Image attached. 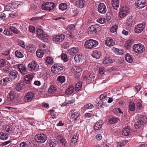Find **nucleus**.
<instances>
[{
	"label": "nucleus",
	"instance_id": "nucleus-1",
	"mask_svg": "<svg viewBox=\"0 0 147 147\" xmlns=\"http://www.w3.org/2000/svg\"><path fill=\"white\" fill-rule=\"evenodd\" d=\"M98 44V42L93 39H89L87 40L84 44L85 48L92 49L96 47Z\"/></svg>",
	"mask_w": 147,
	"mask_h": 147
},
{
	"label": "nucleus",
	"instance_id": "nucleus-2",
	"mask_svg": "<svg viewBox=\"0 0 147 147\" xmlns=\"http://www.w3.org/2000/svg\"><path fill=\"white\" fill-rule=\"evenodd\" d=\"M55 7V4L53 2H44L41 7L42 10L50 11L52 10Z\"/></svg>",
	"mask_w": 147,
	"mask_h": 147
},
{
	"label": "nucleus",
	"instance_id": "nucleus-3",
	"mask_svg": "<svg viewBox=\"0 0 147 147\" xmlns=\"http://www.w3.org/2000/svg\"><path fill=\"white\" fill-rule=\"evenodd\" d=\"M47 138L46 136L44 134H38L35 135L34 139L36 142L42 144L45 142Z\"/></svg>",
	"mask_w": 147,
	"mask_h": 147
},
{
	"label": "nucleus",
	"instance_id": "nucleus-4",
	"mask_svg": "<svg viewBox=\"0 0 147 147\" xmlns=\"http://www.w3.org/2000/svg\"><path fill=\"white\" fill-rule=\"evenodd\" d=\"M70 113H71L70 117V121L74 122L77 120L80 119L79 116L80 113L79 111H76L75 110L72 109L70 112Z\"/></svg>",
	"mask_w": 147,
	"mask_h": 147
},
{
	"label": "nucleus",
	"instance_id": "nucleus-5",
	"mask_svg": "<svg viewBox=\"0 0 147 147\" xmlns=\"http://www.w3.org/2000/svg\"><path fill=\"white\" fill-rule=\"evenodd\" d=\"M134 50L136 53L141 54L145 50V48L144 45L141 44H135L133 46Z\"/></svg>",
	"mask_w": 147,
	"mask_h": 147
},
{
	"label": "nucleus",
	"instance_id": "nucleus-6",
	"mask_svg": "<svg viewBox=\"0 0 147 147\" xmlns=\"http://www.w3.org/2000/svg\"><path fill=\"white\" fill-rule=\"evenodd\" d=\"M35 98V95L33 92H28L24 96L23 100L25 102H31Z\"/></svg>",
	"mask_w": 147,
	"mask_h": 147
},
{
	"label": "nucleus",
	"instance_id": "nucleus-7",
	"mask_svg": "<svg viewBox=\"0 0 147 147\" xmlns=\"http://www.w3.org/2000/svg\"><path fill=\"white\" fill-rule=\"evenodd\" d=\"M146 120V118L145 117H141L135 123V127L136 129H139L142 126L144 125L145 124Z\"/></svg>",
	"mask_w": 147,
	"mask_h": 147
},
{
	"label": "nucleus",
	"instance_id": "nucleus-8",
	"mask_svg": "<svg viewBox=\"0 0 147 147\" xmlns=\"http://www.w3.org/2000/svg\"><path fill=\"white\" fill-rule=\"evenodd\" d=\"M129 12V8L126 6H123L120 9L119 16L122 18L126 16Z\"/></svg>",
	"mask_w": 147,
	"mask_h": 147
},
{
	"label": "nucleus",
	"instance_id": "nucleus-9",
	"mask_svg": "<svg viewBox=\"0 0 147 147\" xmlns=\"http://www.w3.org/2000/svg\"><path fill=\"white\" fill-rule=\"evenodd\" d=\"M63 67L60 64H55L51 68L52 71L55 74L61 72L63 70Z\"/></svg>",
	"mask_w": 147,
	"mask_h": 147
},
{
	"label": "nucleus",
	"instance_id": "nucleus-10",
	"mask_svg": "<svg viewBox=\"0 0 147 147\" xmlns=\"http://www.w3.org/2000/svg\"><path fill=\"white\" fill-rule=\"evenodd\" d=\"M146 25V24L144 22L138 24L135 27V32L138 34L141 33L144 29Z\"/></svg>",
	"mask_w": 147,
	"mask_h": 147
},
{
	"label": "nucleus",
	"instance_id": "nucleus-11",
	"mask_svg": "<svg viewBox=\"0 0 147 147\" xmlns=\"http://www.w3.org/2000/svg\"><path fill=\"white\" fill-rule=\"evenodd\" d=\"M15 96L14 91L13 90L11 91L7 96V98L6 101L9 102V104L12 103L14 102Z\"/></svg>",
	"mask_w": 147,
	"mask_h": 147
},
{
	"label": "nucleus",
	"instance_id": "nucleus-12",
	"mask_svg": "<svg viewBox=\"0 0 147 147\" xmlns=\"http://www.w3.org/2000/svg\"><path fill=\"white\" fill-rule=\"evenodd\" d=\"M97 26L96 25H92L88 29V31L89 34H93L94 35H97L98 34L97 32Z\"/></svg>",
	"mask_w": 147,
	"mask_h": 147
},
{
	"label": "nucleus",
	"instance_id": "nucleus-13",
	"mask_svg": "<svg viewBox=\"0 0 147 147\" xmlns=\"http://www.w3.org/2000/svg\"><path fill=\"white\" fill-rule=\"evenodd\" d=\"M37 66V64L36 61H32L28 64V69L29 71H36L38 70Z\"/></svg>",
	"mask_w": 147,
	"mask_h": 147
},
{
	"label": "nucleus",
	"instance_id": "nucleus-14",
	"mask_svg": "<svg viewBox=\"0 0 147 147\" xmlns=\"http://www.w3.org/2000/svg\"><path fill=\"white\" fill-rule=\"evenodd\" d=\"M146 0H138L136 1L135 5L138 8L142 9L146 6Z\"/></svg>",
	"mask_w": 147,
	"mask_h": 147
},
{
	"label": "nucleus",
	"instance_id": "nucleus-15",
	"mask_svg": "<svg viewBox=\"0 0 147 147\" xmlns=\"http://www.w3.org/2000/svg\"><path fill=\"white\" fill-rule=\"evenodd\" d=\"M17 67L19 68L20 72L23 74H26L28 72V69L23 64H20L17 65Z\"/></svg>",
	"mask_w": 147,
	"mask_h": 147
},
{
	"label": "nucleus",
	"instance_id": "nucleus-16",
	"mask_svg": "<svg viewBox=\"0 0 147 147\" xmlns=\"http://www.w3.org/2000/svg\"><path fill=\"white\" fill-rule=\"evenodd\" d=\"M98 10L101 13H105L107 11L105 5L104 4L101 3L99 4L98 7Z\"/></svg>",
	"mask_w": 147,
	"mask_h": 147
},
{
	"label": "nucleus",
	"instance_id": "nucleus-17",
	"mask_svg": "<svg viewBox=\"0 0 147 147\" xmlns=\"http://www.w3.org/2000/svg\"><path fill=\"white\" fill-rule=\"evenodd\" d=\"M65 36L64 35L61 34L54 36L53 38V41L56 42H61L65 38Z\"/></svg>",
	"mask_w": 147,
	"mask_h": 147
},
{
	"label": "nucleus",
	"instance_id": "nucleus-18",
	"mask_svg": "<svg viewBox=\"0 0 147 147\" xmlns=\"http://www.w3.org/2000/svg\"><path fill=\"white\" fill-rule=\"evenodd\" d=\"M95 74L93 72L89 73L86 76H85L84 79H86L87 82L88 83L91 82L95 77Z\"/></svg>",
	"mask_w": 147,
	"mask_h": 147
},
{
	"label": "nucleus",
	"instance_id": "nucleus-19",
	"mask_svg": "<svg viewBox=\"0 0 147 147\" xmlns=\"http://www.w3.org/2000/svg\"><path fill=\"white\" fill-rule=\"evenodd\" d=\"M75 4L77 7L82 8L85 6L86 2L84 0H78L76 2Z\"/></svg>",
	"mask_w": 147,
	"mask_h": 147
},
{
	"label": "nucleus",
	"instance_id": "nucleus-20",
	"mask_svg": "<svg viewBox=\"0 0 147 147\" xmlns=\"http://www.w3.org/2000/svg\"><path fill=\"white\" fill-rule=\"evenodd\" d=\"M10 79L9 77H7L3 78L0 81V84L2 86H5L10 81Z\"/></svg>",
	"mask_w": 147,
	"mask_h": 147
},
{
	"label": "nucleus",
	"instance_id": "nucleus-21",
	"mask_svg": "<svg viewBox=\"0 0 147 147\" xmlns=\"http://www.w3.org/2000/svg\"><path fill=\"white\" fill-rule=\"evenodd\" d=\"M9 74L10 80L11 79L14 80L17 77L18 73L16 71L13 70L10 71L9 73Z\"/></svg>",
	"mask_w": 147,
	"mask_h": 147
},
{
	"label": "nucleus",
	"instance_id": "nucleus-22",
	"mask_svg": "<svg viewBox=\"0 0 147 147\" xmlns=\"http://www.w3.org/2000/svg\"><path fill=\"white\" fill-rule=\"evenodd\" d=\"M79 50L78 47H72L69 49L68 53L71 55L76 54L78 52Z\"/></svg>",
	"mask_w": 147,
	"mask_h": 147
},
{
	"label": "nucleus",
	"instance_id": "nucleus-23",
	"mask_svg": "<svg viewBox=\"0 0 147 147\" xmlns=\"http://www.w3.org/2000/svg\"><path fill=\"white\" fill-rule=\"evenodd\" d=\"M130 128L128 126H126L123 129L122 134L125 136H129L130 133Z\"/></svg>",
	"mask_w": 147,
	"mask_h": 147
},
{
	"label": "nucleus",
	"instance_id": "nucleus-24",
	"mask_svg": "<svg viewBox=\"0 0 147 147\" xmlns=\"http://www.w3.org/2000/svg\"><path fill=\"white\" fill-rule=\"evenodd\" d=\"M74 86L70 85L66 90L65 93L66 94L70 95L74 92Z\"/></svg>",
	"mask_w": 147,
	"mask_h": 147
},
{
	"label": "nucleus",
	"instance_id": "nucleus-25",
	"mask_svg": "<svg viewBox=\"0 0 147 147\" xmlns=\"http://www.w3.org/2000/svg\"><path fill=\"white\" fill-rule=\"evenodd\" d=\"M105 44L109 46H112L115 45V41L111 38H108L105 40Z\"/></svg>",
	"mask_w": 147,
	"mask_h": 147
},
{
	"label": "nucleus",
	"instance_id": "nucleus-26",
	"mask_svg": "<svg viewBox=\"0 0 147 147\" xmlns=\"http://www.w3.org/2000/svg\"><path fill=\"white\" fill-rule=\"evenodd\" d=\"M25 78V81L26 84H30L31 83L32 80L33 79L32 76L30 75H27L26 76Z\"/></svg>",
	"mask_w": 147,
	"mask_h": 147
},
{
	"label": "nucleus",
	"instance_id": "nucleus-27",
	"mask_svg": "<svg viewBox=\"0 0 147 147\" xmlns=\"http://www.w3.org/2000/svg\"><path fill=\"white\" fill-rule=\"evenodd\" d=\"M106 102H104L103 100L100 99L98 102L97 107L98 108H101L102 106H104L105 107H107V105L106 104Z\"/></svg>",
	"mask_w": 147,
	"mask_h": 147
},
{
	"label": "nucleus",
	"instance_id": "nucleus-28",
	"mask_svg": "<svg viewBox=\"0 0 147 147\" xmlns=\"http://www.w3.org/2000/svg\"><path fill=\"white\" fill-rule=\"evenodd\" d=\"M9 14L7 13L6 11H4L0 15V18L3 20H5L9 17Z\"/></svg>",
	"mask_w": 147,
	"mask_h": 147
},
{
	"label": "nucleus",
	"instance_id": "nucleus-29",
	"mask_svg": "<svg viewBox=\"0 0 147 147\" xmlns=\"http://www.w3.org/2000/svg\"><path fill=\"white\" fill-rule=\"evenodd\" d=\"M119 1L118 0H113L112 3V6L114 9L117 10L119 7Z\"/></svg>",
	"mask_w": 147,
	"mask_h": 147
},
{
	"label": "nucleus",
	"instance_id": "nucleus-30",
	"mask_svg": "<svg viewBox=\"0 0 147 147\" xmlns=\"http://www.w3.org/2000/svg\"><path fill=\"white\" fill-rule=\"evenodd\" d=\"M101 55V53L100 52L97 51H95L93 52L92 54V56L93 57L96 59H98L100 57Z\"/></svg>",
	"mask_w": 147,
	"mask_h": 147
},
{
	"label": "nucleus",
	"instance_id": "nucleus-31",
	"mask_svg": "<svg viewBox=\"0 0 147 147\" xmlns=\"http://www.w3.org/2000/svg\"><path fill=\"white\" fill-rule=\"evenodd\" d=\"M59 9L61 11L65 10L67 8V5L66 3H62L59 5Z\"/></svg>",
	"mask_w": 147,
	"mask_h": 147
},
{
	"label": "nucleus",
	"instance_id": "nucleus-32",
	"mask_svg": "<svg viewBox=\"0 0 147 147\" xmlns=\"http://www.w3.org/2000/svg\"><path fill=\"white\" fill-rule=\"evenodd\" d=\"M49 143L50 147H55L57 142L55 140L53 139L49 140Z\"/></svg>",
	"mask_w": 147,
	"mask_h": 147
},
{
	"label": "nucleus",
	"instance_id": "nucleus-33",
	"mask_svg": "<svg viewBox=\"0 0 147 147\" xmlns=\"http://www.w3.org/2000/svg\"><path fill=\"white\" fill-rule=\"evenodd\" d=\"M57 90V88L54 85L50 86L48 89V92L50 94H53Z\"/></svg>",
	"mask_w": 147,
	"mask_h": 147
},
{
	"label": "nucleus",
	"instance_id": "nucleus-34",
	"mask_svg": "<svg viewBox=\"0 0 147 147\" xmlns=\"http://www.w3.org/2000/svg\"><path fill=\"white\" fill-rule=\"evenodd\" d=\"M45 52L41 49H38L36 51V53L38 57L39 58L42 57L44 55Z\"/></svg>",
	"mask_w": 147,
	"mask_h": 147
},
{
	"label": "nucleus",
	"instance_id": "nucleus-35",
	"mask_svg": "<svg viewBox=\"0 0 147 147\" xmlns=\"http://www.w3.org/2000/svg\"><path fill=\"white\" fill-rule=\"evenodd\" d=\"M15 55L18 58L23 57L24 55L19 50L16 51L15 53Z\"/></svg>",
	"mask_w": 147,
	"mask_h": 147
},
{
	"label": "nucleus",
	"instance_id": "nucleus-36",
	"mask_svg": "<svg viewBox=\"0 0 147 147\" xmlns=\"http://www.w3.org/2000/svg\"><path fill=\"white\" fill-rule=\"evenodd\" d=\"M46 62L48 64L52 65L53 64V58L51 57H47L46 58Z\"/></svg>",
	"mask_w": 147,
	"mask_h": 147
},
{
	"label": "nucleus",
	"instance_id": "nucleus-37",
	"mask_svg": "<svg viewBox=\"0 0 147 147\" xmlns=\"http://www.w3.org/2000/svg\"><path fill=\"white\" fill-rule=\"evenodd\" d=\"M125 59L129 63H131L133 62V59L129 53H127L126 54Z\"/></svg>",
	"mask_w": 147,
	"mask_h": 147
},
{
	"label": "nucleus",
	"instance_id": "nucleus-38",
	"mask_svg": "<svg viewBox=\"0 0 147 147\" xmlns=\"http://www.w3.org/2000/svg\"><path fill=\"white\" fill-rule=\"evenodd\" d=\"M102 126V123L100 122H98L96 123L95 124L94 127V128L95 130H98Z\"/></svg>",
	"mask_w": 147,
	"mask_h": 147
},
{
	"label": "nucleus",
	"instance_id": "nucleus-39",
	"mask_svg": "<svg viewBox=\"0 0 147 147\" xmlns=\"http://www.w3.org/2000/svg\"><path fill=\"white\" fill-rule=\"evenodd\" d=\"M73 69L74 72L76 74L82 71V69L79 66H74L73 67Z\"/></svg>",
	"mask_w": 147,
	"mask_h": 147
},
{
	"label": "nucleus",
	"instance_id": "nucleus-40",
	"mask_svg": "<svg viewBox=\"0 0 147 147\" xmlns=\"http://www.w3.org/2000/svg\"><path fill=\"white\" fill-rule=\"evenodd\" d=\"M26 47L27 50L30 52H32L33 51H34L36 49L34 46L33 45H28Z\"/></svg>",
	"mask_w": 147,
	"mask_h": 147
},
{
	"label": "nucleus",
	"instance_id": "nucleus-41",
	"mask_svg": "<svg viewBox=\"0 0 147 147\" xmlns=\"http://www.w3.org/2000/svg\"><path fill=\"white\" fill-rule=\"evenodd\" d=\"M5 9L6 11H10L14 9L11 3H9L5 6Z\"/></svg>",
	"mask_w": 147,
	"mask_h": 147
},
{
	"label": "nucleus",
	"instance_id": "nucleus-42",
	"mask_svg": "<svg viewBox=\"0 0 147 147\" xmlns=\"http://www.w3.org/2000/svg\"><path fill=\"white\" fill-rule=\"evenodd\" d=\"M8 137L7 134H5L3 132H0V139L3 140H6Z\"/></svg>",
	"mask_w": 147,
	"mask_h": 147
},
{
	"label": "nucleus",
	"instance_id": "nucleus-43",
	"mask_svg": "<svg viewBox=\"0 0 147 147\" xmlns=\"http://www.w3.org/2000/svg\"><path fill=\"white\" fill-rule=\"evenodd\" d=\"M133 41V40H127L126 41L125 45V47L127 49H128L130 48L132 45V42Z\"/></svg>",
	"mask_w": 147,
	"mask_h": 147
},
{
	"label": "nucleus",
	"instance_id": "nucleus-44",
	"mask_svg": "<svg viewBox=\"0 0 147 147\" xmlns=\"http://www.w3.org/2000/svg\"><path fill=\"white\" fill-rule=\"evenodd\" d=\"M24 84L22 82H20L16 85V89L17 91L21 90L23 87V86Z\"/></svg>",
	"mask_w": 147,
	"mask_h": 147
},
{
	"label": "nucleus",
	"instance_id": "nucleus-45",
	"mask_svg": "<svg viewBox=\"0 0 147 147\" xmlns=\"http://www.w3.org/2000/svg\"><path fill=\"white\" fill-rule=\"evenodd\" d=\"M128 22L131 25H134L135 24V20L132 17L130 16L127 19Z\"/></svg>",
	"mask_w": 147,
	"mask_h": 147
},
{
	"label": "nucleus",
	"instance_id": "nucleus-46",
	"mask_svg": "<svg viewBox=\"0 0 147 147\" xmlns=\"http://www.w3.org/2000/svg\"><path fill=\"white\" fill-rule=\"evenodd\" d=\"M129 110L131 111H133L135 109L136 107L135 104L133 102H130L129 103Z\"/></svg>",
	"mask_w": 147,
	"mask_h": 147
},
{
	"label": "nucleus",
	"instance_id": "nucleus-47",
	"mask_svg": "<svg viewBox=\"0 0 147 147\" xmlns=\"http://www.w3.org/2000/svg\"><path fill=\"white\" fill-rule=\"evenodd\" d=\"M9 29L11 32H12L13 33L16 34H18L20 32V31L19 30H18L13 26H10L9 28Z\"/></svg>",
	"mask_w": 147,
	"mask_h": 147
},
{
	"label": "nucleus",
	"instance_id": "nucleus-48",
	"mask_svg": "<svg viewBox=\"0 0 147 147\" xmlns=\"http://www.w3.org/2000/svg\"><path fill=\"white\" fill-rule=\"evenodd\" d=\"M65 80V77L64 76H59L57 78V81L61 83H63L64 82Z\"/></svg>",
	"mask_w": 147,
	"mask_h": 147
},
{
	"label": "nucleus",
	"instance_id": "nucleus-49",
	"mask_svg": "<svg viewBox=\"0 0 147 147\" xmlns=\"http://www.w3.org/2000/svg\"><path fill=\"white\" fill-rule=\"evenodd\" d=\"M82 59V55H76L74 57V60L77 62H79Z\"/></svg>",
	"mask_w": 147,
	"mask_h": 147
},
{
	"label": "nucleus",
	"instance_id": "nucleus-50",
	"mask_svg": "<svg viewBox=\"0 0 147 147\" xmlns=\"http://www.w3.org/2000/svg\"><path fill=\"white\" fill-rule=\"evenodd\" d=\"M118 121V119L116 118L112 117L109 119V122L112 124L115 123H117Z\"/></svg>",
	"mask_w": 147,
	"mask_h": 147
},
{
	"label": "nucleus",
	"instance_id": "nucleus-51",
	"mask_svg": "<svg viewBox=\"0 0 147 147\" xmlns=\"http://www.w3.org/2000/svg\"><path fill=\"white\" fill-rule=\"evenodd\" d=\"M47 35L46 34H44L41 36V37L39 38H40L43 40L44 42H46L47 40Z\"/></svg>",
	"mask_w": 147,
	"mask_h": 147
},
{
	"label": "nucleus",
	"instance_id": "nucleus-52",
	"mask_svg": "<svg viewBox=\"0 0 147 147\" xmlns=\"http://www.w3.org/2000/svg\"><path fill=\"white\" fill-rule=\"evenodd\" d=\"M84 109L86 110L87 109H92L94 107L93 105L90 103L86 104V105H84Z\"/></svg>",
	"mask_w": 147,
	"mask_h": 147
},
{
	"label": "nucleus",
	"instance_id": "nucleus-53",
	"mask_svg": "<svg viewBox=\"0 0 147 147\" xmlns=\"http://www.w3.org/2000/svg\"><path fill=\"white\" fill-rule=\"evenodd\" d=\"M36 32L39 38L41 37V36L44 34L43 30L39 28L37 29Z\"/></svg>",
	"mask_w": 147,
	"mask_h": 147
},
{
	"label": "nucleus",
	"instance_id": "nucleus-54",
	"mask_svg": "<svg viewBox=\"0 0 147 147\" xmlns=\"http://www.w3.org/2000/svg\"><path fill=\"white\" fill-rule=\"evenodd\" d=\"M82 82H78L76 84L75 86V90L77 91H79L82 88Z\"/></svg>",
	"mask_w": 147,
	"mask_h": 147
},
{
	"label": "nucleus",
	"instance_id": "nucleus-55",
	"mask_svg": "<svg viewBox=\"0 0 147 147\" xmlns=\"http://www.w3.org/2000/svg\"><path fill=\"white\" fill-rule=\"evenodd\" d=\"M20 2L19 1H16L11 3L12 5V6L13 9H16L18 8L19 5H20Z\"/></svg>",
	"mask_w": 147,
	"mask_h": 147
},
{
	"label": "nucleus",
	"instance_id": "nucleus-56",
	"mask_svg": "<svg viewBox=\"0 0 147 147\" xmlns=\"http://www.w3.org/2000/svg\"><path fill=\"white\" fill-rule=\"evenodd\" d=\"M41 49L44 52L46 53H47L48 54L49 52V50L47 49V46L44 45H42V46H41Z\"/></svg>",
	"mask_w": 147,
	"mask_h": 147
},
{
	"label": "nucleus",
	"instance_id": "nucleus-57",
	"mask_svg": "<svg viewBox=\"0 0 147 147\" xmlns=\"http://www.w3.org/2000/svg\"><path fill=\"white\" fill-rule=\"evenodd\" d=\"M69 47V43L65 42L61 45V47L64 49H67Z\"/></svg>",
	"mask_w": 147,
	"mask_h": 147
},
{
	"label": "nucleus",
	"instance_id": "nucleus-58",
	"mask_svg": "<svg viewBox=\"0 0 147 147\" xmlns=\"http://www.w3.org/2000/svg\"><path fill=\"white\" fill-rule=\"evenodd\" d=\"M61 57L62 60L65 62L67 61H68V58L67 55L65 53L62 54Z\"/></svg>",
	"mask_w": 147,
	"mask_h": 147
},
{
	"label": "nucleus",
	"instance_id": "nucleus-59",
	"mask_svg": "<svg viewBox=\"0 0 147 147\" xmlns=\"http://www.w3.org/2000/svg\"><path fill=\"white\" fill-rule=\"evenodd\" d=\"M112 17V14L111 13L107 12L106 14V18L108 21L110 20Z\"/></svg>",
	"mask_w": 147,
	"mask_h": 147
},
{
	"label": "nucleus",
	"instance_id": "nucleus-60",
	"mask_svg": "<svg viewBox=\"0 0 147 147\" xmlns=\"http://www.w3.org/2000/svg\"><path fill=\"white\" fill-rule=\"evenodd\" d=\"M6 65V62L5 59H0V67H3Z\"/></svg>",
	"mask_w": 147,
	"mask_h": 147
},
{
	"label": "nucleus",
	"instance_id": "nucleus-61",
	"mask_svg": "<svg viewBox=\"0 0 147 147\" xmlns=\"http://www.w3.org/2000/svg\"><path fill=\"white\" fill-rule=\"evenodd\" d=\"M4 34L7 36H10L13 35V34L12 33H10V32L8 30H5L3 32Z\"/></svg>",
	"mask_w": 147,
	"mask_h": 147
},
{
	"label": "nucleus",
	"instance_id": "nucleus-62",
	"mask_svg": "<svg viewBox=\"0 0 147 147\" xmlns=\"http://www.w3.org/2000/svg\"><path fill=\"white\" fill-rule=\"evenodd\" d=\"M117 27L116 26H113L111 28L110 30L111 32H115L117 30Z\"/></svg>",
	"mask_w": 147,
	"mask_h": 147
},
{
	"label": "nucleus",
	"instance_id": "nucleus-63",
	"mask_svg": "<svg viewBox=\"0 0 147 147\" xmlns=\"http://www.w3.org/2000/svg\"><path fill=\"white\" fill-rule=\"evenodd\" d=\"M77 139H71L70 143V145L71 146L75 145V144L76 143Z\"/></svg>",
	"mask_w": 147,
	"mask_h": 147
},
{
	"label": "nucleus",
	"instance_id": "nucleus-64",
	"mask_svg": "<svg viewBox=\"0 0 147 147\" xmlns=\"http://www.w3.org/2000/svg\"><path fill=\"white\" fill-rule=\"evenodd\" d=\"M105 19L103 18H100L98 20L97 22L99 23L103 24L105 22Z\"/></svg>",
	"mask_w": 147,
	"mask_h": 147
}]
</instances>
